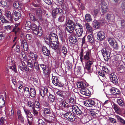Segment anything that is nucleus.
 Returning a JSON list of instances; mask_svg holds the SVG:
<instances>
[{
  "instance_id": "f704fd0d",
  "label": "nucleus",
  "mask_w": 125,
  "mask_h": 125,
  "mask_svg": "<svg viewBox=\"0 0 125 125\" xmlns=\"http://www.w3.org/2000/svg\"><path fill=\"white\" fill-rule=\"evenodd\" d=\"M29 56L30 58L35 61L37 59V55L32 52H30L29 54Z\"/></svg>"
},
{
  "instance_id": "2f4dec72",
  "label": "nucleus",
  "mask_w": 125,
  "mask_h": 125,
  "mask_svg": "<svg viewBox=\"0 0 125 125\" xmlns=\"http://www.w3.org/2000/svg\"><path fill=\"white\" fill-rule=\"evenodd\" d=\"M59 43L58 40H57L56 41H52V44L53 46V48L54 49L56 50L57 49L59 45Z\"/></svg>"
},
{
  "instance_id": "423d86ee",
  "label": "nucleus",
  "mask_w": 125,
  "mask_h": 125,
  "mask_svg": "<svg viewBox=\"0 0 125 125\" xmlns=\"http://www.w3.org/2000/svg\"><path fill=\"white\" fill-rule=\"evenodd\" d=\"M72 110L73 112L75 114L80 115L82 113V111L78 107L75 105H74L72 107Z\"/></svg>"
},
{
  "instance_id": "6e6552de",
  "label": "nucleus",
  "mask_w": 125,
  "mask_h": 125,
  "mask_svg": "<svg viewBox=\"0 0 125 125\" xmlns=\"http://www.w3.org/2000/svg\"><path fill=\"white\" fill-rule=\"evenodd\" d=\"M95 101L92 99H89L85 101L84 102L85 105L87 107H92L94 106Z\"/></svg>"
},
{
  "instance_id": "de8ad7c7",
  "label": "nucleus",
  "mask_w": 125,
  "mask_h": 125,
  "mask_svg": "<svg viewBox=\"0 0 125 125\" xmlns=\"http://www.w3.org/2000/svg\"><path fill=\"white\" fill-rule=\"evenodd\" d=\"M64 19L65 16L64 15H61L59 17L58 20L59 22H62L64 21Z\"/></svg>"
},
{
  "instance_id": "0e129e2a",
  "label": "nucleus",
  "mask_w": 125,
  "mask_h": 125,
  "mask_svg": "<svg viewBox=\"0 0 125 125\" xmlns=\"http://www.w3.org/2000/svg\"><path fill=\"white\" fill-rule=\"evenodd\" d=\"M114 49L117 50L118 48V46L117 42H115L113 45L111 46Z\"/></svg>"
},
{
  "instance_id": "58836bf2",
  "label": "nucleus",
  "mask_w": 125,
  "mask_h": 125,
  "mask_svg": "<svg viewBox=\"0 0 125 125\" xmlns=\"http://www.w3.org/2000/svg\"><path fill=\"white\" fill-rule=\"evenodd\" d=\"M44 90H46V92L45 91H44V90L43 89H41L40 91V94L42 97H44L45 94L47 93L48 92V90L47 89V88H45Z\"/></svg>"
},
{
  "instance_id": "774afa93",
  "label": "nucleus",
  "mask_w": 125,
  "mask_h": 125,
  "mask_svg": "<svg viewBox=\"0 0 125 125\" xmlns=\"http://www.w3.org/2000/svg\"><path fill=\"white\" fill-rule=\"evenodd\" d=\"M121 26L123 28L125 27V21L124 20H122L121 21Z\"/></svg>"
},
{
  "instance_id": "20e7f679",
  "label": "nucleus",
  "mask_w": 125,
  "mask_h": 125,
  "mask_svg": "<svg viewBox=\"0 0 125 125\" xmlns=\"http://www.w3.org/2000/svg\"><path fill=\"white\" fill-rule=\"evenodd\" d=\"M64 116L67 119L71 121L75 120L74 115L73 114L70 112H68L64 114Z\"/></svg>"
},
{
  "instance_id": "f3484780",
  "label": "nucleus",
  "mask_w": 125,
  "mask_h": 125,
  "mask_svg": "<svg viewBox=\"0 0 125 125\" xmlns=\"http://www.w3.org/2000/svg\"><path fill=\"white\" fill-rule=\"evenodd\" d=\"M42 13V11L40 9H38L36 11V14L38 17V20H39L41 21H42V19L41 16Z\"/></svg>"
},
{
  "instance_id": "bf43d9fd",
  "label": "nucleus",
  "mask_w": 125,
  "mask_h": 125,
  "mask_svg": "<svg viewBox=\"0 0 125 125\" xmlns=\"http://www.w3.org/2000/svg\"><path fill=\"white\" fill-rule=\"evenodd\" d=\"M31 28L33 31V33L34 31H35V30H36L38 29L37 28V26H36V25L34 24H32L31 26Z\"/></svg>"
},
{
  "instance_id": "5701e85b",
  "label": "nucleus",
  "mask_w": 125,
  "mask_h": 125,
  "mask_svg": "<svg viewBox=\"0 0 125 125\" xmlns=\"http://www.w3.org/2000/svg\"><path fill=\"white\" fill-rule=\"evenodd\" d=\"M5 15L8 19L11 21L13 20L12 17L11 16L10 12L9 11L5 12Z\"/></svg>"
},
{
  "instance_id": "09e8293b",
  "label": "nucleus",
  "mask_w": 125,
  "mask_h": 125,
  "mask_svg": "<svg viewBox=\"0 0 125 125\" xmlns=\"http://www.w3.org/2000/svg\"><path fill=\"white\" fill-rule=\"evenodd\" d=\"M114 109L115 111L117 113H119L120 112V109L118 106L116 104L114 105Z\"/></svg>"
},
{
  "instance_id": "052dcab7",
  "label": "nucleus",
  "mask_w": 125,
  "mask_h": 125,
  "mask_svg": "<svg viewBox=\"0 0 125 125\" xmlns=\"http://www.w3.org/2000/svg\"><path fill=\"white\" fill-rule=\"evenodd\" d=\"M102 70L103 71L106 73H108L109 71L107 68L105 66H103L102 67Z\"/></svg>"
},
{
  "instance_id": "c85d7f7f",
  "label": "nucleus",
  "mask_w": 125,
  "mask_h": 125,
  "mask_svg": "<svg viewBox=\"0 0 125 125\" xmlns=\"http://www.w3.org/2000/svg\"><path fill=\"white\" fill-rule=\"evenodd\" d=\"M75 30L77 33V35L78 37H80L83 31V28H78L75 29Z\"/></svg>"
},
{
  "instance_id": "4c0bfd02",
  "label": "nucleus",
  "mask_w": 125,
  "mask_h": 125,
  "mask_svg": "<svg viewBox=\"0 0 125 125\" xmlns=\"http://www.w3.org/2000/svg\"><path fill=\"white\" fill-rule=\"evenodd\" d=\"M31 23L30 22L27 21L26 22L25 25V29L26 30H28L30 29Z\"/></svg>"
},
{
  "instance_id": "ea45409f",
  "label": "nucleus",
  "mask_w": 125,
  "mask_h": 125,
  "mask_svg": "<svg viewBox=\"0 0 125 125\" xmlns=\"http://www.w3.org/2000/svg\"><path fill=\"white\" fill-rule=\"evenodd\" d=\"M24 110L26 115L29 118H31L32 117V115L29 110L24 109Z\"/></svg>"
},
{
  "instance_id": "dca6fc26",
  "label": "nucleus",
  "mask_w": 125,
  "mask_h": 125,
  "mask_svg": "<svg viewBox=\"0 0 125 125\" xmlns=\"http://www.w3.org/2000/svg\"><path fill=\"white\" fill-rule=\"evenodd\" d=\"M78 87L81 88V89L85 88L86 87V85L85 83L83 82H78L77 84Z\"/></svg>"
},
{
  "instance_id": "393cba45",
  "label": "nucleus",
  "mask_w": 125,
  "mask_h": 125,
  "mask_svg": "<svg viewBox=\"0 0 125 125\" xmlns=\"http://www.w3.org/2000/svg\"><path fill=\"white\" fill-rule=\"evenodd\" d=\"M13 17L15 21H17L20 17V14L16 11H15L13 13Z\"/></svg>"
},
{
  "instance_id": "5fc2aeb1",
  "label": "nucleus",
  "mask_w": 125,
  "mask_h": 125,
  "mask_svg": "<svg viewBox=\"0 0 125 125\" xmlns=\"http://www.w3.org/2000/svg\"><path fill=\"white\" fill-rule=\"evenodd\" d=\"M108 41L111 46L113 45L114 43L116 42L115 40H108Z\"/></svg>"
},
{
  "instance_id": "3c124183",
  "label": "nucleus",
  "mask_w": 125,
  "mask_h": 125,
  "mask_svg": "<svg viewBox=\"0 0 125 125\" xmlns=\"http://www.w3.org/2000/svg\"><path fill=\"white\" fill-rule=\"evenodd\" d=\"M49 99L50 101L51 102H53L55 100V97L52 94H50L49 96Z\"/></svg>"
},
{
  "instance_id": "ddd939ff",
  "label": "nucleus",
  "mask_w": 125,
  "mask_h": 125,
  "mask_svg": "<svg viewBox=\"0 0 125 125\" xmlns=\"http://www.w3.org/2000/svg\"><path fill=\"white\" fill-rule=\"evenodd\" d=\"M80 92L82 94L86 96H89L91 94V92L89 90L85 88L81 89Z\"/></svg>"
},
{
  "instance_id": "c03bdc74",
  "label": "nucleus",
  "mask_w": 125,
  "mask_h": 125,
  "mask_svg": "<svg viewBox=\"0 0 125 125\" xmlns=\"http://www.w3.org/2000/svg\"><path fill=\"white\" fill-rule=\"evenodd\" d=\"M21 4H20L19 2L17 1L14 2L13 4V7L17 9L21 8Z\"/></svg>"
},
{
  "instance_id": "f257e3e1",
  "label": "nucleus",
  "mask_w": 125,
  "mask_h": 125,
  "mask_svg": "<svg viewBox=\"0 0 125 125\" xmlns=\"http://www.w3.org/2000/svg\"><path fill=\"white\" fill-rule=\"evenodd\" d=\"M91 57L90 52H87L84 56V59L85 60H88L85 63L84 67L85 71L86 73H89L91 72V66L93 64L94 61L93 60H89Z\"/></svg>"
},
{
  "instance_id": "9b49d317",
  "label": "nucleus",
  "mask_w": 125,
  "mask_h": 125,
  "mask_svg": "<svg viewBox=\"0 0 125 125\" xmlns=\"http://www.w3.org/2000/svg\"><path fill=\"white\" fill-rule=\"evenodd\" d=\"M108 5L105 3H103L101 5L102 11L103 14L105 13L108 9Z\"/></svg>"
},
{
  "instance_id": "b1692460",
  "label": "nucleus",
  "mask_w": 125,
  "mask_h": 125,
  "mask_svg": "<svg viewBox=\"0 0 125 125\" xmlns=\"http://www.w3.org/2000/svg\"><path fill=\"white\" fill-rule=\"evenodd\" d=\"M56 93L57 95L63 98H64L65 94V92L64 91L60 90H58L56 92Z\"/></svg>"
},
{
  "instance_id": "864d4df0",
  "label": "nucleus",
  "mask_w": 125,
  "mask_h": 125,
  "mask_svg": "<svg viewBox=\"0 0 125 125\" xmlns=\"http://www.w3.org/2000/svg\"><path fill=\"white\" fill-rule=\"evenodd\" d=\"M89 121L87 119V118L85 117H84L81 119V121L83 124H85L87 123Z\"/></svg>"
},
{
  "instance_id": "f8f14e48",
  "label": "nucleus",
  "mask_w": 125,
  "mask_h": 125,
  "mask_svg": "<svg viewBox=\"0 0 125 125\" xmlns=\"http://www.w3.org/2000/svg\"><path fill=\"white\" fill-rule=\"evenodd\" d=\"M106 18L108 21L112 22L114 20L115 17L112 13L110 12L106 15Z\"/></svg>"
},
{
  "instance_id": "39448f33",
  "label": "nucleus",
  "mask_w": 125,
  "mask_h": 125,
  "mask_svg": "<svg viewBox=\"0 0 125 125\" xmlns=\"http://www.w3.org/2000/svg\"><path fill=\"white\" fill-rule=\"evenodd\" d=\"M19 68L21 71H24V70L28 71L29 69L27 67V65L24 62L21 61L20 63V65L18 66Z\"/></svg>"
},
{
  "instance_id": "a211bd4d",
  "label": "nucleus",
  "mask_w": 125,
  "mask_h": 125,
  "mask_svg": "<svg viewBox=\"0 0 125 125\" xmlns=\"http://www.w3.org/2000/svg\"><path fill=\"white\" fill-rule=\"evenodd\" d=\"M44 113L45 114L49 115V116H52L53 115V112L51 109L49 108H44L43 109Z\"/></svg>"
},
{
  "instance_id": "c756f323",
  "label": "nucleus",
  "mask_w": 125,
  "mask_h": 125,
  "mask_svg": "<svg viewBox=\"0 0 125 125\" xmlns=\"http://www.w3.org/2000/svg\"><path fill=\"white\" fill-rule=\"evenodd\" d=\"M60 105L62 108H64L66 109L68 108L69 107L68 103L65 101H64L60 103Z\"/></svg>"
},
{
  "instance_id": "c9c22d12",
  "label": "nucleus",
  "mask_w": 125,
  "mask_h": 125,
  "mask_svg": "<svg viewBox=\"0 0 125 125\" xmlns=\"http://www.w3.org/2000/svg\"><path fill=\"white\" fill-rule=\"evenodd\" d=\"M85 27L88 31L91 33H93V30L92 27L88 23H87L85 24Z\"/></svg>"
},
{
  "instance_id": "0eeeda50",
  "label": "nucleus",
  "mask_w": 125,
  "mask_h": 125,
  "mask_svg": "<svg viewBox=\"0 0 125 125\" xmlns=\"http://www.w3.org/2000/svg\"><path fill=\"white\" fill-rule=\"evenodd\" d=\"M102 54L105 61L108 60L110 57L109 53L108 52L105 48H104L102 50Z\"/></svg>"
},
{
  "instance_id": "7c9ffc66",
  "label": "nucleus",
  "mask_w": 125,
  "mask_h": 125,
  "mask_svg": "<svg viewBox=\"0 0 125 125\" xmlns=\"http://www.w3.org/2000/svg\"><path fill=\"white\" fill-rule=\"evenodd\" d=\"M29 96H30L32 97H34L36 94V92L35 89L33 88H31L30 89Z\"/></svg>"
},
{
  "instance_id": "49530a36",
  "label": "nucleus",
  "mask_w": 125,
  "mask_h": 125,
  "mask_svg": "<svg viewBox=\"0 0 125 125\" xmlns=\"http://www.w3.org/2000/svg\"><path fill=\"white\" fill-rule=\"evenodd\" d=\"M69 102L73 104H75L76 102V98L75 96L71 97L69 99Z\"/></svg>"
},
{
  "instance_id": "37998d69",
  "label": "nucleus",
  "mask_w": 125,
  "mask_h": 125,
  "mask_svg": "<svg viewBox=\"0 0 125 125\" xmlns=\"http://www.w3.org/2000/svg\"><path fill=\"white\" fill-rule=\"evenodd\" d=\"M85 18L86 21L88 22L91 21L92 20L91 15L89 14H86Z\"/></svg>"
},
{
  "instance_id": "a878e982",
  "label": "nucleus",
  "mask_w": 125,
  "mask_h": 125,
  "mask_svg": "<svg viewBox=\"0 0 125 125\" xmlns=\"http://www.w3.org/2000/svg\"><path fill=\"white\" fill-rule=\"evenodd\" d=\"M51 71V69L48 68L45 70L43 71V73L45 76L48 77L49 76Z\"/></svg>"
},
{
  "instance_id": "13d9d810",
  "label": "nucleus",
  "mask_w": 125,
  "mask_h": 125,
  "mask_svg": "<svg viewBox=\"0 0 125 125\" xmlns=\"http://www.w3.org/2000/svg\"><path fill=\"white\" fill-rule=\"evenodd\" d=\"M62 52L64 55H65L67 53V50L66 47L63 46L62 49Z\"/></svg>"
},
{
  "instance_id": "4be33fe9",
  "label": "nucleus",
  "mask_w": 125,
  "mask_h": 125,
  "mask_svg": "<svg viewBox=\"0 0 125 125\" xmlns=\"http://www.w3.org/2000/svg\"><path fill=\"white\" fill-rule=\"evenodd\" d=\"M104 33L102 31H100L97 35V39H104L105 38Z\"/></svg>"
},
{
  "instance_id": "e433bc0d",
  "label": "nucleus",
  "mask_w": 125,
  "mask_h": 125,
  "mask_svg": "<svg viewBox=\"0 0 125 125\" xmlns=\"http://www.w3.org/2000/svg\"><path fill=\"white\" fill-rule=\"evenodd\" d=\"M34 66L35 67V68L37 71V72L39 73H40L41 71L40 69L38 63L36 62H35L34 63Z\"/></svg>"
},
{
  "instance_id": "4d7b16f0",
  "label": "nucleus",
  "mask_w": 125,
  "mask_h": 125,
  "mask_svg": "<svg viewBox=\"0 0 125 125\" xmlns=\"http://www.w3.org/2000/svg\"><path fill=\"white\" fill-rule=\"evenodd\" d=\"M0 4L4 7H7L8 6L7 2L5 1H2L0 2Z\"/></svg>"
},
{
  "instance_id": "72a5a7b5",
  "label": "nucleus",
  "mask_w": 125,
  "mask_h": 125,
  "mask_svg": "<svg viewBox=\"0 0 125 125\" xmlns=\"http://www.w3.org/2000/svg\"><path fill=\"white\" fill-rule=\"evenodd\" d=\"M49 38H47L46 39H58V36L57 35L54 33H51L49 35Z\"/></svg>"
},
{
  "instance_id": "680f3d73",
  "label": "nucleus",
  "mask_w": 125,
  "mask_h": 125,
  "mask_svg": "<svg viewBox=\"0 0 125 125\" xmlns=\"http://www.w3.org/2000/svg\"><path fill=\"white\" fill-rule=\"evenodd\" d=\"M110 90L111 92L112 93H113V94H114V93H116V91H118V89L115 88H111Z\"/></svg>"
},
{
  "instance_id": "cd10ccee",
  "label": "nucleus",
  "mask_w": 125,
  "mask_h": 125,
  "mask_svg": "<svg viewBox=\"0 0 125 125\" xmlns=\"http://www.w3.org/2000/svg\"><path fill=\"white\" fill-rule=\"evenodd\" d=\"M12 82L15 87H18L19 85H20L21 84H23V82L20 81L17 82L16 80L14 79L12 80Z\"/></svg>"
},
{
  "instance_id": "4468645a",
  "label": "nucleus",
  "mask_w": 125,
  "mask_h": 125,
  "mask_svg": "<svg viewBox=\"0 0 125 125\" xmlns=\"http://www.w3.org/2000/svg\"><path fill=\"white\" fill-rule=\"evenodd\" d=\"M62 11V10L58 8L57 7L53 10L52 12V15L54 18H56V15L59 13L61 12Z\"/></svg>"
},
{
  "instance_id": "9d476101",
  "label": "nucleus",
  "mask_w": 125,
  "mask_h": 125,
  "mask_svg": "<svg viewBox=\"0 0 125 125\" xmlns=\"http://www.w3.org/2000/svg\"><path fill=\"white\" fill-rule=\"evenodd\" d=\"M110 80L115 84L118 83L117 80L116 76L113 73H111L110 75Z\"/></svg>"
},
{
  "instance_id": "bb28decb",
  "label": "nucleus",
  "mask_w": 125,
  "mask_h": 125,
  "mask_svg": "<svg viewBox=\"0 0 125 125\" xmlns=\"http://www.w3.org/2000/svg\"><path fill=\"white\" fill-rule=\"evenodd\" d=\"M42 52L45 55L48 56L50 54V51L45 46H43L42 48Z\"/></svg>"
},
{
  "instance_id": "2eb2a0df",
  "label": "nucleus",
  "mask_w": 125,
  "mask_h": 125,
  "mask_svg": "<svg viewBox=\"0 0 125 125\" xmlns=\"http://www.w3.org/2000/svg\"><path fill=\"white\" fill-rule=\"evenodd\" d=\"M35 31H34V33L39 36H41L42 34V28L40 26L38 27V29Z\"/></svg>"
},
{
  "instance_id": "69168bd1",
  "label": "nucleus",
  "mask_w": 125,
  "mask_h": 125,
  "mask_svg": "<svg viewBox=\"0 0 125 125\" xmlns=\"http://www.w3.org/2000/svg\"><path fill=\"white\" fill-rule=\"evenodd\" d=\"M68 63L67 64V67L69 70H70L72 68V63L68 61Z\"/></svg>"
},
{
  "instance_id": "412c9836",
  "label": "nucleus",
  "mask_w": 125,
  "mask_h": 125,
  "mask_svg": "<svg viewBox=\"0 0 125 125\" xmlns=\"http://www.w3.org/2000/svg\"><path fill=\"white\" fill-rule=\"evenodd\" d=\"M30 89L29 87H26L23 89V93L24 95L26 97L29 96Z\"/></svg>"
},
{
  "instance_id": "338daca9",
  "label": "nucleus",
  "mask_w": 125,
  "mask_h": 125,
  "mask_svg": "<svg viewBox=\"0 0 125 125\" xmlns=\"http://www.w3.org/2000/svg\"><path fill=\"white\" fill-rule=\"evenodd\" d=\"M35 106L37 108H40V104L38 102L36 101L35 102Z\"/></svg>"
},
{
  "instance_id": "a19ab883",
  "label": "nucleus",
  "mask_w": 125,
  "mask_h": 125,
  "mask_svg": "<svg viewBox=\"0 0 125 125\" xmlns=\"http://www.w3.org/2000/svg\"><path fill=\"white\" fill-rule=\"evenodd\" d=\"M117 100L118 103L120 106L122 107L125 106V104L122 100L120 99H118Z\"/></svg>"
},
{
  "instance_id": "aec40b11",
  "label": "nucleus",
  "mask_w": 125,
  "mask_h": 125,
  "mask_svg": "<svg viewBox=\"0 0 125 125\" xmlns=\"http://www.w3.org/2000/svg\"><path fill=\"white\" fill-rule=\"evenodd\" d=\"M92 25L93 27L96 29H98L100 25L99 22L96 20H94L93 21Z\"/></svg>"
},
{
  "instance_id": "473e14b6",
  "label": "nucleus",
  "mask_w": 125,
  "mask_h": 125,
  "mask_svg": "<svg viewBox=\"0 0 125 125\" xmlns=\"http://www.w3.org/2000/svg\"><path fill=\"white\" fill-rule=\"evenodd\" d=\"M91 13L94 16H99L100 14L99 11L98 9H95L91 11Z\"/></svg>"
},
{
  "instance_id": "7ed1b4c3",
  "label": "nucleus",
  "mask_w": 125,
  "mask_h": 125,
  "mask_svg": "<svg viewBox=\"0 0 125 125\" xmlns=\"http://www.w3.org/2000/svg\"><path fill=\"white\" fill-rule=\"evenodd\" d=\"M7 62L8 63L7 66L9 67L10 69L13 70L15 72L16 71V67L15 65L12 64V62L10 55H8L6 59Z\"/></svg>"
},
{
  "instance_id": "8fccbe9b",
  "label": "nucleus",
  "mask_w": 125,
  "mask_h": 125,
  "mask_svg": "<svg viewBox=\"0 0 125 125\" xmlns=\"http://www.w3.org/2000/svg\"><path fill=\"white\" fill-rule=\"evenodd\" d=\"M98 111L96 110H92L90 111V113L92 116H98V114L97 112Z\"/></svg>"
},
{
  "instance_id": "1a4fd4ad",
  "label": "nucleus",
  "mask_w": 125,
  "mask_h": 125,
  "mask_svg": "<svg viewBox=\"0 0 125 125\" xmlns=\"http://www.w3.org/2000/svg\"><path fill=\"white\" fill-rule=\"evenodd\" d=\"M52 83L55 86H59L61 85L60 83L58 80L57 77L52 76Z\"/></svg>"
},
{
  "instance_id": "603ef678",
  "label": "nucleus",
  "mask_w": 125,
  "mask_h": 125,
  "mask_svg": "<svg viewBox=\"0 0 125 125\" xmlns=\"http://www.w3.org/2000/svg\"><path fill=\"white\" fill-rule=\"evenodd\" d=\"M117 118L123 124H125V121L120 116L118 115L116 116Z\"/></svg>"
},
{
  "instance_id": "e2e57ef3",
  "label": "nucleus",
  "mask_w": 125,
  "mask_h": 125,
  "mask_svg": "<svg viewBox=\"0 0 125 125\" xmlns=\"http://www.w3.org/2000/svg\"><path fill=\"white\" fill-rule=\"evenodd\" d=\"M119 68L120 69V72H123L125 71V68L124 67V66L123 65H120Z\"/></svg>"
},
{
  "instance_id": "6e6d98bb",
  "label": "nucleus",
  "mask_w": 125,
  "mask_h": 125,
  "mask_svg": "<svg viewBox=\"0 0 125 125\" xmlns=\"http://www.w3.org/2000/svg\"><path fill=\"white\" fill-rule=\"evenodd\" d=\"M38 125H45V123L41 119L38 120Z\"/></svg>"
},
{
  "instance_id": "f03ea898",
  "label": "nucleus",
  "mask_w": 125,
  "mask_h": 125,
  "mask_svg": "<svg viewBox=\"0 0 125 125\" xmlns=\"http://www.w3.org/2000/svg\"><path fill=\"white\" fill-rule=\"evenodd\" d=\"M74 26V22L70 20H68L66 23V28L67 31L70 33L72 32Z\"/></svg>"
},
{
  "instance_id": "79ce46f5",
  "label": "nucleus",
  "mask_w": 125,
  "mask_h": 125,
  "mask_svg": "<svg viewBox=\"0 0 125 125\" xmlns=\"http://www.w3.org/2000/svg\"><path fill=\"white\" fill-rule=\"evenodd\" d=\"M27 65L28 67H30L31 68L30 70V71L32 70L33 69V64L32 63V61L31 60L29 59L28 60Z\"/></svg>"
},
{
  "instance_id": "6ab92c4d",
  "label": "nucleus",
  "mask_w": 125,
  "mask_h": 125,
  "mask_svg": "<svg viewBox=\"0 0 125 125\" xmlns=\"http://www.w3.org/2000/svg\"><path fill=\"white\" fill-rule=\"evenodd\" d=\"M21 41L22 47L23 48L25 51H27L28 50V45L26 40H22Z\"/></svg>"
},
{
  "instance_id": "a18cd8bd",
  "label": "nucleus",
  "mask_w": 125,
  "mask_h": 125,
  "mask_svg": "<svg viewBox=\"0 0 125 125\" xmlns=\"http://www.w3.org/2000/svg\"><path fill=\"white\" fill-rule=\"evenodd\" d=\"M17 115L18 118L19 119L21 120V121L23 120V118L21 111L19 110H18L17 111Z\"/></svg>"
}]
</instances>
